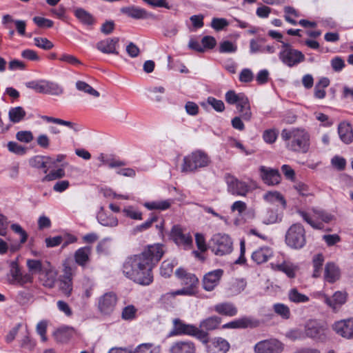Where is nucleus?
<instances>
[{
    "label": "nucleus",
    "instance_id": "obj_2",
    "mask_svg": "<svg viewBox=\"0 0 353 353\" xmlns=\"http://www.w3.org/2000/svg\"><path fill=\"white\" fill-rule=\"evenodd\" d=\"M281 138L286 142V148L292 152L305 154L310 147V136L302 128L284 129L281 134Z\"/></svg>",
    "mask_w": 353,
    "mask_h": 353
},
{
    "label": "nucleus",
    "instance_id": "obj_25",
    "mask_svg": "<svg viewBox=\"0 0 353 353\" xmlns=\"http://www.w3.org/2000/svg\"><path fill=\"white\" fill-rule=\"evenodd\" d=\"M12 283L23 285L26 283H31L33 281V276L29 273H23L19 268H16L12 272Z\"/></svg>",
    "mask_w": 353,
    "mask_h": 353
},
{
    "label": "nucleus",
    "instance_id": "obj_3",
    "mask_svg": "<svg viewBox=\"0 0 353 353\" xmlns=\"http://www.w3.org/2000/svg\"><path fill=\"white\" fill-rule=\"evenodd\" d=\"M183 161V172H194L200 168L208 166L211 163L209 156L201 150L194 151L184 157Z\"/></svg>",
    "mask_w": 353,
    "mask_h": 353
},
{
    "label": "nucleus",
    "instance_id": "obj_7",
    "mask_svg": "<svg viewBox=\"0 0 353 353\" xmlns=\"http://www.w3.org/2000/svg\"><path fill=\"white\" fill-rule=\"evenodd\" d=\"M280 60L286 65L293 67L305 60L304 54L287 43L282 42V50L279 54Z\"/></svg>",
    "mask_w": 353,
    "mask_h": 353
},
{
    "label": "nucleus",
    "instance_id": "obj_36",
    "mask_svg": "<svg viewBox=\"0 0 353 353\" xmlns=\"http://www.w3.org/2000/svg\"><path fill=\"white\" fill-rule=\"evenodd\" d=\"M26 115L24 109L21 106L11 108L8 112V117L10 122L17 123L22 121Z\"/></svg>",
    "mask_w": 353,
    "mask_h": 353
},
{
    "label": "nucleus",
    "instance_id": "obj_29",
    "mask_svg": "<svg viewBox=\"0 0 353 353\" xmlns=\"http://www.w3.org/2000/svg\"><path fill=\"white\" fill-rule=\"evenodd\" d=\"M214 310L217 313L228 316H234L237 314L236 306L229 302L221 303L214 306Z\"/></svg>",
    "mask_w": 353,
    "mask_h": 353
},
{
    "label": "nucleus",
    "instance_id": "obj_49",
    "mask_svg": "<svg viewBox=\"0 0 353 353\" xmlns=\"http://www.w3.org/2000/svg\"><path fill=\"white\" fill-rule=\"evenodd\" d=\"M285 336L292 340H304L305 339V335L304 334V329L294 328L288 331L285 334Z\"/></svg>",
    "mask_w": 353,
    "mask_h": 353
},
{
    "label": "nucleus",
    "instance_id": "obj_41",
    "mask_svg": "<svg viewBox=\"0 0 353 353\" xmlns=\"http://www.w3.org/2000/svg\"><path fill=\"white\" fill-rule=\"evenodd\" d=\"M247 96L242 92L236 93L234 90H229L225 93V101L230 105H237Z\"/></svg>",
    "mask_w": 353,
    "mask_h": 353
},
{
    "label": "nucleus",
    "instance_id": "obj_19",
    "mask_svg": "<svg viewBox=\"0 0 353 353\" xmlns=\"http://www.w3.org/2000/svg\"><path fill=\"white\" fill-rule=\"evenodd\" d=\"M323 302L327 304L333 310H337L346 301V293L338 291L336 292L332 297H329L326 294L322 295Z\"/></svg>",
    "mask_w": 353,
    "mask_h": 353
},
{
    "label": "nucleus",
    "instance_id": "obj_62",
    "mask_svg": "<svg viewBox=\"0 0 353 353\" xmlns=\"http://www.w3.org/2000/svg\"><path fill=\"white\" fill-rule=\"evenodd\" d=\"M8 149L10 152L18 155H23L26 152V149L25 147L14 141L8 142Z\"/></svg>",
    "mask_w": 353,
    "mask_h": 353
},
{
    "label": "nucleus",
    "instance_id": "obj_30",
    "mask_svg": "<svg viewBox=\"0 0 353 353\" xmlns=\"http://www.w3.org/2000/svg\"><path fill=\"white\" fill-rule=\"evenodd\" d=\"M338 132L340 139L345 143H350L353 139V133L352 128L348 123L342 122L339 124L338 128Z\"/></svg>",
    "mask_w": 353,
    "mask_h": 353
},
{
    "label": "nucleus",
    "instance_id": "obj_54",
    "mask_svg": "<svg viewBox=\"0 0 353 353\" xmlns=\"http://www.w3.org/2000/svg\"><path fill=\"white\" fill-rule=\"evenodd\" d=\"M34 42L37 47L45 50H50L54 47L53 43L47 38L44 37H35L34 38Z\"/></svg>",
    "mask_w": 353,
    "mask_h": 353
},
{
    "label": "nucleus",
    "instance_id": "obj_45",
    "mask_svg": "<svg viewBox=\"0 0 353 353\" xmlns=\"http://www.w3.org/2000/svg\"><path fill=\"white\" fill-rule=\"evenodd\" d=\"M274 312L283 319H289L291 316L289 307L283 303H276L273 305Z\"/></svg>",
    "mask_w": 353,
    "mask_h": 353
},
{
    "label": "nucleus",
    "instance_id": "obj_55",
    "mask_svg": "<svg viewBox=\"0 0 353 353\" xmlns=\"http://www.w3.org/2000/svg\"><path fill=\"white\" fill-rule=\"evenodd\" d=\"M147 90L152 94V99L154 101L157 102L162 101V94L165 92V88L163 86L150 87Z\"/></svg>",
    "mask_w": 353,
    "mask_h": 353
},
{
    "label": "nucleus",
    "instance_id": "obj_48",
    "mask_svg": "<svg viewBox=\"0 0 353 353\" xmlns=\"http://www.w3.org/2000/svg\"><path fill=\"white\" fill-rule=\"evenodd\" d=\"M324 262V257L323 254H318L314 256L312 263L314 267V277H319L321 274V270Z\"/></svg>",
    "mask_w": 353,
    "mask_h": 353
},
{
    "label": "nucleus",
    "instance_id": "obj_9",
    "mask_svg": "<svg viewBox=\"0 0 353 353\" xmlns=\"http://www.w3.org/2000/svg\"><path fill=\"white\" fill-rule=\"evenodd\" d=\"M211 248L217 256L228 254L232 251V241L227 234H216L211 239Z\"/></svg>",
    "mask_w": 353,
    "mask_h": 353
},
{
    "label": "nucleus",
    "instance_id": "obj_10",
    "mask_svg": "<svg viewBox=\"0 0 353 353\" xmlns=\"http://www.w3.org/2000/svg\"><path fill=\"white\" fill-rule=\"evenodd\" d=\"M225 179L228 191L232 195L245 196L250 191V186L245 181H241L233 175L227 174Z\"/></svg>",
    "mask_w": 353,
    "mask_h": 353
},
{
    "label": "nucleus",
    "instance_id": "obj_31",
    "mask_svg": "<svg viewBox=\"0 0 353 353\" xmlns=\"http://www.w3.org/2000/svg\"><path fill=\"white\" fill-rule=\"evenodd\" d=\"M221 322V319L220 317L212 316L201 321L199 327L200 330H203L204 332L208 333L207 332L217 329Z\"/></svg>",
    "mask_w": 353,
    "mask_h": 353
},
{
    "label": "nucleus",
    "instance_id": "obj_26",
    "mask_svg": "<svg viewBox=\"0 0 353 353\" xmlns=\"http://www.w3.org/2000/svg\"><path fill=\"white\" fill-rule=\"evenodd\" d=\"M91 248L88 246L78 249L74 253L75 262L80 266L84 267L90 261Z\"/></svg>",
    "mask_w": 353,
    "mask_h": 353
},
{
    "label": "nucleus",
    "instance_id": "obj_12",
    "mask_svg": "<svg viewBox=\"0 0 353 353\" xmlns=\"http://www.w3.org/2000/svg\"><path fill=\"white\" fill-rule=\"evenodd\" d=\"M170 239L179 246L185 249L192 245V238L189 233L185 232L184 229L179 225H174L170 233Z\"/></svg>",
    "mask_w": 353,
    "mask_h": 353
},
{
    "label": "nucleus",
    "instance_id": "obj_28",
    "mask_svg": "<svg viewBox=\"0 0 353 353\" xmlns=\"http://www.w3.org/2000/svg\"><path fill=\"white\" fill-rule=\"evenodd\" d=\"M340 271L334 263H327L325 268L324 278L329 283H334L339 279Z\"/></svg>",
    "mask_w": 353,
    "mask_h": 353
},
{
    "label": "nucleus",
    "instance_id": "obj_6",
    "mask_svg": "<svg viewBox=\"0 0 353 353\" xmlns=\"http://www.w3.org/2000/svg\"><path fill=\"white\" fill-rule=\"evenodd\" d=\"M173 323L174 330L171 332V335L187 334L196 337L204 344L208 343V334L203 330H200L193 325L185 324L178 319H174Z\"/></svg>",
    "mask_w": 353,
    "mask_h": 353
},
{
    "label": "nucleus",
    "instance_id": "obj_50",
    "mask_svg": "<svg viewBox=\"0 0 353 353\" xmlns=\"http://www.w3.org/2000/svg\"><path fill=\"white\" fill-rule=\"evenodd\" d=\"M277 219L276 212L272 210H267L261 216L262 222L266 225L275 223L277 221Z\"/></svg>",
    "mask_w": 353,
    "mask_h": 353
},
{
    "label": "nucleus",
    "instance_id": "obj_17",
    "mask_svg": "<svg viewBox=\"0 0 353 353\" xmlns=\"http://www.w3.org/2000/svg\"><path fill=\"white\" fill-rule=\"evenodd\" d=\"M119 37L107 38L99 41L96 44V48L104 54H113L117 55L119 54V52L117 48L119 46Z\"/></svg>",
    "mask_w": 353,
    "mask_h": 353
},
{
    "label": "nucleus",
    "instance_id": "obj_51",
    "mask_svg": "<svg viewBox=\"0 0 353 353\" xmlns=\"http://www.w3.org/2000/svg\"><path fill=\"white\" fill-rule=\"evenodd\" d=\"M59 289L65 296L69 297L72 292V282L60 279Z\"/></svg>",
    "mask_w": 353,
    "mask_h": 353
},
{
    "label": "nucleus",
    "instance_id": "obj_39",
    "mask_svg": "<svg viewBox=\"0 0 353 353\" xmlns=\"http://www.w3.org/2000/svg\"><path fill=\"white\" fill-rule=\"evenodd\" d=\"M289 300L294 303H307L310 301L307 296L300 293L296 288L291 289L288 294Z\"/></svg>",
    "mask_w": 353,
    "mask_h": 353
},
{
    "label": "nucleus",
    "instance_id": "obj_58",
    "mask_svg": "<svg viewBox=\"0 0 353 353\" xmlns=\"http://www.w3.org/2000/svg\"><path fill=\"white\" fill-rule=\"evenodd\" d=\"M206 103L211 105L216 112H222L225 110L224 103L221 100L216 99L214 97H208Z\"/></svg>",
    "mask_w": 353,
    "mask_h": 353
},
{
    "label": "nucleus",
    "instance_id": "obj_20",
    "mask_svg": "<svg viewBox=\"0 0 353 353\" xmlns=\"http://www.w3.org/2000/svg\"><path fill=\"white\" fill-rule=\"evenodd\" d=\"M121 12L135 19H145L152 16V14L148 13L145 9L134 6L123 7L121 8Z\"/></svg>",
    "mask_w": 353,
    "mask_h": 353
},
{
    "label": "nucleus",
    "instance_id": "obj_5",
    "mask_svg": "<svg viewBox=\"0 0 353 353\" xmlns=\"http://www.w3.org/2000/svg\"><path fill=\"white\" fill-rule=\"evenodd\" d=\"M299 213L305 222L310 225L314 229L317 230L323 228L322 222L328 223L334 218V215L327 211L317 208L312 209V214L311 215L303 211H299Z\"/></svg>",
    "mask_w": 353,
    "mask_h": 353
},
{
    "label": "nucleus",
    "instance_id": "obj_40",
    "mask_svg": "<svg viewBox=\"0 0 353 353\" xmlns=\"http://www.w3.org/2000/svg\"><path fill=\"white\" fill-rule=\"evenodd\" d=\"M133 353H161V348L152 343H141L133 350Z\"/></svg>",
    "mask_w": 353,
    "mask_h": 353
},
{
    "label": "nucleus",
    "instance_id": "obj_33",
    "mask_svg": "<svg viewBox=\"0 0 353 353\" xmlns=\"http://www.w3.org/2000/svg\"><path fill=\"white\" fill-rule=\"evenodd\" d=\"M236 110L240 113L241 117L244 121H250L252 117L250 104L248 98L246 97L239 104L236 105Z\"/></svg>",
    "mask_w": 353,
    "mask_h": 353
},
{
    "label": "nucleus",
    "instance_id": "obj_52",
    "mask_svg": "<svg viewBox=\"0 0 353 353\" xmlns=\"http://www.w3.org/2000/svg\"><path fill=\"white\" fill-rule=\"evenodd\" d=\"M122 212L125 216L134 220H141L143 219L142 213L131 205L123 208Z\"/></svg>",
    "mask_w": 353,
    "mask_h": 353
},
{
    "label": "nucleus",
    "instance_id": "obj_43",
    "mask_svg": "<svg viewBox=\"0 0 353 353\" xmlns=\"http://www.w3.org/2000/svg\"><path fill=\"white\" fill-rule=\"evenodd\" d=\"M76 17L83 23L86 25H91L94 23L92 16L82 8H78L74 11Z\"/></svg>",
    "mask_w": 353,
    "mask_h": 353
},
{
    "label": "nucleus",
    "instance_id": "obj_22",
    "mask_svg": "<svg viewBox=\"0 0 353 353\" xmlns=\"http://www.w3.org/2000/svg\"><path fill=\"white\" fill-rule=\"evenodd\" d=\"M208 353H226L230 349L229 343L221 337L214 338L207 345Z\"/></svg>",
    "mask_w": 353,
    "mask_h": 353
},
{
    "label": "nucleus",
    "instance_id": "obj_38",
    "mask_svg": "<svg viewBox=\"0 0 353 353\" xmlns=\"http://www.w3.org/2000/svg\"><path fill=\"white\" fill-rule=\"evenodd\" d=\"M170 200L164 201H154L150 202H145L144 206L150 210H165L168 209L171 205Z\"/></svg>",
    "mask_w": 353,
    "mask_h": 353
},
{
    "label": "nucleus",
    "instance_id": "obj_42",
    "mask_svg": "<svg viewBox=\"0 0 353 353\" xmlns=\"http://www.w3.org/2000/svg\"><path fill=\"white\" fill-rule=\"evenodd\" d=\"M76 88L78 90L90 94L94 97H99L100 96V94L97 90L83 81H78L76 82Z\"/></svg>",
    "mask_w": 353,
    "mask_h": 353
},
{
    "label": "nucleus",
    "instance_id": "obj_46",
    "mask_svg": "<svg viewBox=\"0 0 353 353\" xmlns=\"http://www.w3.org/2000/svg\"><path fill=\"white\" fill-rule=\"evenodd\" d=\"M263 199L264 200L268 202L273 203L278 201L281 203V204H282L283 206L285 205V200L284 199L283 196L279 192L276 191H270L266 192L263 195Z\"/></svg>",
    "mask_w": 353,
    "mask_h": 353
},
{
    "label": "nucleus",
    "instance_id": "obj_16",
    "mask_svg": "<svg viewBox=\"0 0 353 353\" xmlns=\"http://www.w3.org/2000/svg\"><path fill=\"white\" fill-rule=\"evenodd\" d=\"M223 274V271L221 269L206 273L202 281L203 289L209 292L212 291L219 285Z\"/></svg>",
    "mask_w": 353,
    "mask_h": 353
},
{
    "label": "nucleus",
    "instance_id": "obj_59",
    "mask_svg": "<svg viewBox=\"0 0 353 353\" xmlns=\"http://www.w3.org/2000/svg\"><path fill=\"white\" fill-rule=\"evenodd\" d=\"M44 83V79L31 81L26 83V86L28 88L34 90L35 92L38 93L43 94Z\"/></svg>",
    "mask_w": 353,
    "mask_h": 353
},
{
    "label": "nucleus",
    "instance_id": "obj_23",
    "mask_svg": "<svg viewBox=\"0 0 353 353\" xmlns=\"http://www.w3.org/2000/svg\"><path fill=\"white\" fill-rule=\"evenodd\" d=\"M273 256V251L269 247H261L252 254V259L257 264L265 263Z\"/></svg>",
    "mask_w": 353,
    "mask_h": 353
},
{
    "label": "nucleus",
    "instance_id": "obj_11",
    "mask_svg": "<svg viewBox=\"0 0 353 353\" xmlns=\"http://www.w3.org/2000/svg\"><path fill=\"white\" fill-rule=\"evenodd\" d=\"M284 344L276 339H270L258 342L254 347L255 353H281Z\"/></svg>",
    "mask_w": 353,
    "mask_h": 353
},
{
    "label": "nucleus",
    "instance_id": "obj_61",
    "mask_svg": "<svg viewBox=\"0 0 353 353\" xmlns=\"http://www.w3.org/2000/svg\"><path fill=\"white\" fill-rule=\"evenodd\" d=\"M173 268L174 264L172 262L169 261H164L161 265V274L165 278H168L172 274L173 272Z\"/></svg>",
    "mask_w": 353,
    "mask_h": 353
},
{
    "label": "nucleus",
    "instance_id": "obj_44",
    "mask_svg": "<svg viewBox=\"0 0 353 353\" xmlns=\"http://www.w3.org/2000/svg\"><path fill=\"white\" fill-rule=\"evenodd\" d=\"M246 287V281L243 279H236L233 281L228 289L230 295H236L243 292Z\"/></svg>",
    "mask_w": 353,
    "mask_h": 353
},
{
    "label": "nucleus",
    "instance_id": "obj_63",
    "mask_svg": "<svg viewBox=\"0 0 353 353\" xmlns=\"http://www.w3.org/2000/svg\"><path fill=\"white\" fill-rule=\"evenodd\" d=\"M70 330L68 328H61L54 332V337L57 341L63 343L70 338Z\"/></svg>",
    "mask_w": 353,
    "mask_h": 353
},
{
    "label": "nucleus",
    "instance_id": "obj_34",
    "mask_svg": "<svg viewBox=\"0 0 353 353\" xmlns=\"http://www.w3.org/2000/svg\"><path fill=\"white\" fill-rule=\"evenodd\" d=\"M63 93V88L58 83L45 80L43 94L60 96Z\"/></svg>",
    "mask_w": 353,
    "mask_h": 353
},
{
    "label": "nucleus",
    "instance_id": "obj_57",
    "mask_svg": "<svg viewBox=\"0 0 353 353\" xmlns=\"http://www.w3.org/2000/svg\"><path fill=\"white\" fill-rule=\"evenodd\" d=\"M237 50L236 46L230 41H223L220 43L219 52L221 53H233Z\"/></svg>",
    "mask_w": 353,
    "mask_h": 353
},
{
    "label": "nucleus",
    "instance_id": "obj_15",
    "mask_svg": "<svg viewBox=\"0 0 353 353\" xmlns=\"http://www.w3.org/2000/svg\"><path fill=\"white\" fill-rule=\"evenodd\" d=\"M332 327L333 330L343 338L353 339V318L335 322Z\"/></svg>",
    "mask_w": 353,
    "mask_h": 353
},
{
    "label": "nucleus",
    "instance_id": "obj_32",
    "mask_svg": "<svg viewBox=\"0 0 353 353\" xmlns=\"http://www.w3.org/2000/svg\"><path fill=\"white\" fill-rule=\"evenodd\" d=\"M49 161H51V157L49 156L37 155L29 160V164L32 168L44 169V173H47Z\"/></svg>",
    "mask_w": 353,
    "mask_h": 353
},
{
    "label": "nucleus",
    "instance_id": "obj_21",
    "mask_svg": "<svg viewBox=\"0 0 353 353\" xmlns=\"http://www.w3.org/2000/svg\"><path fill=\"white\" fill-rule=\"evenodd\" d=\"M259 325V321L249 317H243L223 325V328H248Z\"/></svg>",
    "mask_w": 353,
    "mask_h": 353
},
{
    "label": "nucleus",
    "instance_id": "obj_4",
    "mask_svg": "<svg viewBox=\"0 0 353 353\" xmlns=\"http://www.w3.org/2000/svg\"><path fill=\"white\" fill-rule=\"evenodd\" d=\"M285 241L292 249L300 250L306 244L305 230L301 223L292 224L287 230Z\"/></svg>",
    "mask_w": 353,
    "mask_h": 353
},
{
    "label": "nucleus",
    "instance_id": "obj_60",
    "mask_svg": "<svg viewBox=\"0 0 353 353\" xmlns=\"http://www.w3.org/2000/svg\"><path fill=\"white\" fill-rule=\"evenodd\" d=\"M157 220H158V217L157 216H153L151 218H150L148 220H147L145 222H144L139 225H137L134 228V232L135 233H137V232H141L145 231L148 229H149L150 228H151L152 224L154 223L157 222Z\"/></svg>",
    "mask_w": 353,
    "mask_h": 353
},
{
    "label": "nucleus",
    "instance_id": "obj_35",
    "mask_svg": "<svg viewBox=\"0 0 353 353\" xmlns=\"http://www.w3.org/2000/svg\"><path fill=\"white\" fill-rule=\"evenodd\" d=\"M26 266L29 272L28 273L32 276L37 274L40 275L46 267V263L43 264L41 261L37 259H27Z\"/></svg>",
    "mask_w": 353,
    "mask_h": 353
},
{
    "label": "nucleus",
    "instance_id": "obj_27",
    "mask_svg": "<svg viewBox=\"0 0 353 353\" xmlns=\"http://www.w3.org/2000/svg\"><path fill=\"white\" fill-rule=\"evenodd\" d=\"M272 268L274 270L284 272L288 277L294 278L296 266L289 261H283L281 263H271Z\"/></svg>",
    "mask_w": 353,
    "mask_h": 353
},
{
    "label": "nucleus",
    "instance_id": "obj_8",
    "mask_svg": "<svg viewBox=\"0 0 353 353\" xmlns=\"http://www.w3.org/2000/svg\"><path fill=\"white\" fill-rule=\"evenodd\" d=\"M327 328L323 323L316 319H310L304 324L305 338L314 341H323L327 337Z\"/></svg>",
    "mask_w": 353,
    "mask_h": 353
},
{
    "label": "nucleus",
    "instance_id": "obj_53",
    "mask_svg": "<svg viewBox=\"0 0 353 353\" xmlns=\"http://www.w3.org/2000/svg\"><path fill=\"white\" fill-rule=\"evenodd\" d=\"M65 175L63 168H59L56 170H52L46 174L42 179V181H51L64 177Z\"/></svg>",
    "mask_w": 353,
    "mask_h": 353
},
{
    "label": "nucleus",
    "instance_id": "obj_47",
    "mask_svg": "<svg viewBox=\"0 0 353 353\" xmlns=\"http://www.w3.org/2000/svg\"><path fill=\"white\" fill-rule=\"evenodd\" d=\"M20 249V245L17 243H7L2 239H0V254H4L8 251L14 252Z\"/></svg>",
    "mask_w": 353,
    "mask_h": 353
},
{
    "label": "nucleus",
    "instance_id": "obj_1",
    "mask_svg": "<svg viewBox=\"0 0 353 353\" xmlns=\"http://www.w3.org/2000/svg\"><path fill=\"white\" fill-rule=\"evenodd\" d=\"M163 254L162 244L150 245L141 253L126 258L122 266L123 274L135 283L148 285L153 281L152 269Z\"/></svg>",
    "mask_w": 353,
    "mask_h": 353
},
{
    "label": "nucleus",
    "instance_id": "obj_14",
    "mask_svg": "<svg viewBox=\"0 0 353 353\" xmlns=\"http://www.w3.org/2000/svg\"><path fill=\"white\" fill-rule=\"evenodd\" d=\"M117 303V296L114 292H107L99 297L98 308L101 313L110 314L114 310Z\"/></svg>",
    "mask_w": 353,
    "mask_h": 353
},
{
    "label": "nucleus",
    "instance_id": "obj_24",
    "mask_svg": "<svg viewBox=\"0 0 353 353\" xmlns=\"http://www.w3.org/2000/svg\"><path fill=\"white\" fill-rule=\"evenodd\" d=\"M194 344L191 341H178L170 347V353H194Z\"/></svg>",
    "mask_w": 353,
    "mask_h": 353
},
{
    "label": "nucleus",
    "instance_id": "obj_37",
    "mask_svg": "<svg viewBox=\"0 0 353 353\" xmlns=\"http://www.w3.org/2000/svg\"><path fill=\"white\" fill-rule=\"evenodd\" d=\"M97 219L104 226L115 227L118 225L117 219L112 215L107 216L102 209L97 214Z\"/></svg>",
    "mask_w": 353,
    "mask_h": 353
},
{
    "label": "nucleus",
    "instance_id": "obj_56",
    "mask_svg": "<svg viewBox=\"0 0 353 353\" xmlns=\"http://www.w3.org/2000/svg\"><path fill=\"white\" fill-rule=\"evenodd\" d=\"M10 228L14 232L19 234L20 236V241L19 243H17L18 244L21 245L26 242L28 239V234L20 225L14 223L11 225Z\"/></svg>",
    "mask_w": 353,
    "mask_h": 353
},
{
    "label": "nucleus",
    "instance_id": "obj_18",
    "mask_svg": "<svg viewBox=\"0 0 353 353\" xmlns=\"http://www.w3.org/2000/svg\"><path fill=\"white\" fill-rule=\"evenodd\" d=\"M260 174L265 183L274 185L280 182L281 176L278 170L261 165L259 168Z\"/></svg>",
    "mask_w": 353,
    "mask_h": 353
},
{
    "label": "nucleus",
    "instance_id": "obj_13",
    "mask_svg": "<svg viewBox=\"0 0 353 353\" xmlns=\"http://www.w3.org/2000/svg\"><path fill=\"white\" fill-rule=\"evenodd\" d=\"M58 271L49 262H46V267L39 275L40 283L45 288L52 289L54 288L57 281Z\"/></svg>",
    "mask_w": 353,
    "mask_h": 353
},
{
    "label": "nucleus",
    "instance_id": "obj_64",
    "mask_svg": "<svg viewBox=\"0 0 353 353\" xmlns=\"http://www.w3.org/2000/svg\"><path fill=\"white\" fill-rule=\"evenodd\" d=\"M183 284L188 285V288H192L193 290H194V288L199 283V279L194 274L190 273L183 279Z\"/></svg>",
    "mask_w": 353,
    "mask_h": 353
}]
</instances>
